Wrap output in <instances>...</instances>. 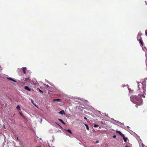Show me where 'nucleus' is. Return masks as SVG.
<instances>
[{"label":"nucleus","instance_id":"nucleus-1","mask_svg":"<svg viewBox=\"0 0 147 147\" xmlns=\"http://www.w3.org/2000/svg\"><path fill=\"white\" fill-rule=\"evenodd\" d=\"M137 93L139 96L144 98V94H145L146 86L142 84H139L138 86Z\"/></svg>","mask_w":147,"mask_h":147},{"label":"nucleus","instance_id":"nucleus-2","mask_svg":"<svg viewBox=\"0 0 147 147\" xmlns=\"http://www.w3.org/2000/svg\"><path fill=\"white\" fill-rule=\"evenodd\" d=\"M140 96L138 95H133L130 97L131 101L137 105H140L142 102L141 98Z\"/></svg>","mask_w":147,"mask_h":147},{"label":"nucleus","instance_id":"nucleus-3","mask_svg":"<svg viewBox=\"0 0 147 147\" xmlns=\"http://www.w3.org/2000/svg\"><path fill=\"white\" fill-rule=\"evenodd\" d=\"M26 67H23L22 69V71L24 74H25L26 73Z\"/></svg>","mask_w":147,"mask_h":147},{"label":"nucleus","instance_id":"nucleus-4","mask_svg":"<svg viewBox=\"0 0 147 147\" xmlns=\"http://www.w3.org/2000/svg\"><path fill=\"white\" fill-rule=\"evenodd\" d=\"M116 132L117 133L119 134L121 136H123L124 134H122L121 132L119 131H116Z\"/></svg>","mask_w":147,"mask_h":147},{"label":"nucleus","instance_id":"nucleus-5","mask_svg":"<svg viewBox=\"0 0 147 147\" xmlns=\"http://www.w3.org/2000/svg\"><path fill=\"white\" fill-rule=\"evenodd\" d=\"M122 137L123 138L124 142H126L127 141V140H128V138H126L125 137V136L124 134L123 135V136Z\"/></svg>","mask_w":147,"mask_h":147},{"label":"nucleus","instance_id":"nucleus-6","mask_svg":"<svg viewBox=\"0 0 147 147\" xmlns=\"http://www.w3.org/2000/svg\"><path fill=\"white\" fill-rule=\"evenodd\" d=\"M24 88V89H25L27 90H28L29 91H31L30 89L29 88V87L28 86H25Z\"/></svg>","mask_w":147,"mask_h":147},{"label":"nucleus","instance_id":"nucleus-7","mask_svg":"<svg viewBox=\"0 0 147 147\" xmlns=\"http://www.w3.org/2000/svg\"><path fill=\"white\" fill-rule=\"evenodd\" d=\"M59 113L61 115H63L65 114V112L64 110H62L59 112Z\"/></svg>","mask_w":147,"mask_h":147},{"label":"nucleus","instance_id":"nucleus-8","mask_svg":"<svg viewBox=\"0 0 147 147\" xmlns=\"http://www.w3.org/2000/svg\"><path fill=\"white\" fill-rule=\"evenodd\" d=\"M53 101H58L60 102H61V100L60 99L57 98V99H53Z\"/></svg>","mask_w":147,"mask_h":147},{"label":"nucleus","instance_id":"nucleus-9","mask_svg":"<svg viewBox=\"0 0 147 147\" xmlns=\"http://www.w3.org/2000/svg\"><path fill=\"white\" fill-rule=\"evenodd\" d=\"M7 78V79H9V80H10L11 81H13V82H17V81L16 80H14L12 78Z\"/></svg>","mask_w":147,"mask_h":147},{"label":"nucleus","instance_id":"nucleus-10","mask_svg":"<svg viewBox=\"0 0 147 147\" xmlns=\"http://www.w3.org/2000/svg\"><path fill=\"white\" fill-rule=\"evenodd\" d=\"M139 41L140 43L143 46V41H142V39H140L139 40Z\"/></svg>","mask_w":147,"mask_h":147},{"label":"nucleus","instance_id":"nucleus-11","mask_svg":"<svg viewBox=\"0 0 147 147\" xmlns=\"http://www.w3.org/2000/svg\"><path fill=\"white\" fill-rule=\"evenodd\" d=\"M58 120L60 121L64 125H65V123L62 120V119H58Z\"/></svg>","mask_w":147,"mask_h":147},{"label":"nucleus","instance_id":"nucleus-12","mask_svg":"<svg viewBox=\"0 0 147 147\" xmlns=\"http://www.w3.org/2000/svg\"><path fill=\"white\" fill-rule=\"evenodd\" d=\"M84 125L86 127V128L87 130H89V129L88 126V125H87L86 124H85Z\"/></svg>","mask_w":147,"mask_h":147},{"label":"nucleus","instance_id":"nucleus-13","mask_svg":"<svg viewBox=\"0 0 147 147\" xmlns=\"http://www.w3.org/2000/svg\"><path fill=\"white\" fill-rule=\"evenodd\" d=\"M31 102L35 107H37V106L34 103V101L32 99L31 100Z\"/></svg>","mask_w":147,"mask_h":147},{"label":"nucleus","instance_id":"nucleus-14","mask_svg":"<svg viewBox=\"0 0 147 147\" xmlns=\"http://www.w3.org/2000/svg\"><path fill=\"white\" fill-rule=\"evenodd\" d=\"M66 131L70 134H72V132L71 130L69 129H68L67 130H66Z\"/></svg>","mask_w":147,"mask_h":147},{"label":"nucleus","instance_id":"nucleus-15","mask_svg":"<svg viewBox=\"0 0 147 147\" xmlns=\"http://www.w3.org/2000/svg\"><path fill=\"white\" fill-rule=\"evenodd\" d=\"M16 109H17L18 110H20V106H19V105H18V106H17V107H16Z\"/></svg>","mask_w":147,"mask_h":147},{"label":"nucleus","instance_id":"nucleus-16","mask_svg":"<svg viewBox=\"0 0 147 147\" xmlns=\"http://www.w3.org/2000/svg\"><path fill=\"white\" fill-rule=\"evenodd\" d=\"M99 126V125H96V124H95L94 125V127H98Z\"/></svg>","mask_w":147,"mask_h":147},{"label":"nucleus","instance_id":"nucleus-17","mask_svg":"<svg viewBox=\"0 0 147 147\" xmlns=\"http://www.w3.org/2000/svg\"><path fill=\"white\" fill-rule=\"evenodd\" d=\"M39 91L41 94H42L43 93V92L41 90H40V89H39Z\"/></svg>","mask_w":147,"mask_h":147},{"label":"nucleus","instance_id":"nucleus-18","mask_svg":"<svg viewBox=\"0 0 147 147\" xmlns=\"http://www.w3.org/2000/svg\"><path fill=\"white\" fill-rule=\"evenodd\" d=\"M116 137V135H114V136H113V138H115Z\"/></svg>","mask_w":147,"mask_h":147},{"label":"nucleus","instance_id":"nucleus-19","mask_svg":"<svg viewBox=\"0 0 147 147\" xmlns=\"http://www.w3.org/2000/svg\"><path fill=\"white\" fill-rule=\"evenodd\" d=\"M129 146H128L127 145H126V146H125V147H129Z\"/></svg>","mask_w":147,"mask_h":147},{"label":"nucleus","instance_id":"nucleus-20","mask_svg":"<svg viewBox=\"0 0 147 147\" xmlns=\"http://www.w3.org/2000/svg\"><path fill=\"white\" fill-rule=\"evenodd\" d=\"M84 119H86V120L87 119V118L86 117H84Z\"/></svg>","mask_w":147,"mask_h":147},{"label":"nucleus","instance_id":"nucleus-21","mask_svg":"<svg viewBox=\"0 0 147 147\" xmlns=\"http://www.w3.org/2000/svg\"><path fill=\"white\" fill-rule=\"evenodd\" d=\"M4 128L5 129V127L4 125Z\"/></svg>","mask_w":147,"mask_h":147},{"label":"nucleus","instance_id":"nucleus-22","mask_svg":"<svg viewBox=\"0 0 147 147\" xmlns=\"http://www.w3.org/2000/svg\"><path fill=\"white\" fill-rule=\"evenodd\" d=\"M146 35H147V32H146Z\"/></svg>","mask_w":147,"mask_h":147},{"label":"nucleus","instance_id":"nucleus-23","mask_svg":"<svg viewBox=\"0 0 147 147\" xmlns=\"http://www.w3.org/2000/svg\"><path fill=\"white\" fill-rule=\"evenodd\" d=\"M98 141H97L96 142V143H98Z\"/></svg>","mask_w":147,"mask_h":147},{"label":"nucleus","instance_id":"nucleus-24","mask_svg":"<svg viewBox=\"0 0 147 147\" xmlns=\"http://www.w3.org/2000/svg\"><path fill=\"white\" fill-rule=\"evenodd\" d=\"M20 114L21 115H22V114H21V113H20Z\"/></svg>","mask_w":147,"mask_h":147},{"label":"nucleus","instance_id":"nucleus-25","mask_svg":"<svg viewBox=\"0 0 147 147\" xmlns=\"http://www.w3.org/2000/svg\"><path fill=\"white\" fill-rule=\"evenodd\" d=\"M47 86L48 87L49 86L48 85H47Z\"/></svg>","mask_w":147,"mask_h":147},{"label":"nucleus","instance_id":"nucleus-26","mask_svg":"<svg viewBox=\"0 0 147 147\" xmlns=\"http://www.w3.org/2000/svg\"><path fill=\"white\" fill-rule=\"evenodd\" d=\"M37 147H40V146H37Z\"/></svg>","mask_w":147,"mask_h":147}]
</instances>
